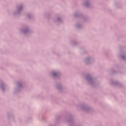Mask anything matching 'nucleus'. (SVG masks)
<instances>
[{
	"label": "nucleus",
	"mask_w": 126,
	"mask_h": 126,
	"mask_svg": "<svg viewBox=\"0 0 126 126\" xmlns=\"http://www.w3.org/2000/svg\"><path fill=\"white\" fill-rule=\"evenodd\" d=\"M53 75H54V76H56V73H53Z\"/></svg>",
	"instance_id": "1"
}]
</instances>
